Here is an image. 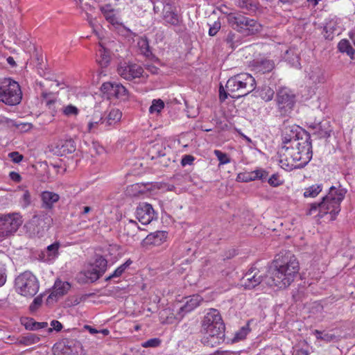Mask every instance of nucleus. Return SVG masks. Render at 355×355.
<instances>
[{
  "instance_id": "nucleus-1",
  "label": "nucleus",
  "mask_w": 355,
  "mask_h": 355,
  "mask_svg": "<svg viewBox=\"0 0 355 355\" xmlns=\"http://www.w3.org/2000/svg\"><path fill=\"white\" fill-rule=\"evenodd\" d=\"M300 263L290 252L278 254L272 261L268 284L279 289L288 288L300 272Z\"/></svg>"
},
{
  "instance_id": "nucleus-2",
  "label": "nucleus",
  "mask_w": 355,
  "mask_h": 355,
  "mask_svg": "<svg viewBox=\"0 0 355 355\" xmlns=\"http://www.w3.org/2000/svg\"><path fill=\"white\" fill-rule=\"evenodd\" d=\"M256 88L254 78L248 73H241L230 78L225 85L219 88V99L225 101L228 96L232 98H239L247 96Z\"/></svg>"
},
{
  "instance_id": "nucleus-3",
  "label": "nucleus",
  "mask_w": 355,
  "mask_h": 355,
  "mask_svg": "<svg viewBox=\"0 0 355 355\" xmlns=\"http://www.w3.org/2000/svg\"><path fill=\"white\" fill-rule=\"evenodd\" d=\"M344 198L345 193L343 190H338L334 187H331L329 193L322 198L321 202L310 205L306 215H314L318 220L329 215V220H334L340 211V203Z\"/></svg>"
},
{
  "instance_id": "nucleus-4",
  "label": "nucleus",
  "mask_w": 355,
  "mask_h": 355,
  "mask_svg": "<svg viewBox=\"0 0 355 355\" xmlns=\"http://www.w3.org/2000/svg\"><path fill=\"white\" fill-rule=\"evenodd\" d=\"M301 151L293 152V148H281L279 150V164L286 171L304 167L312 158V149H301Z\"/></svg>"
},
{
  "instance_id": "nucleus-5",
  "label": "nucleus",
  "mask_w": 355,
  "mask_h": 355,
  "mask_svg": "<svg viewBox=\"0 0 355 355\" xmlns=\"http://www.w3.org/2000/svg\"><path fill=\"white\" fill-rule=\"evenodd\" d=\"M282 148H293L301 147V149H312L310 135L300 126L292 125L286 126L282 135Z\"/></svg>"
},
{
  "instance_id": "nucleus-6",
  "label": "nucleus",
  "mask_w": 355,
  "mask_h": 355,
  "mask_svg": "<svg viewBox=\"0 0 355 355\" xmlns=\"http://www.w3.org/2000/svg\"><path fill=\"white\" fill-rule=\"evenodd\" d=\"M229 25L244 35H254L261 31V25L255 19L241 13L231 12L227 15Z\"/></svg>"
},
{
  "instance_id": "nucleus-7",
  "label": "nucleus",
  "mask_w": 355,
  "mask_h": 355,
  "mask_svg": "<svg viewBox=\"0 0 355 355\" xmlns=\"http://www.w3.org/2000/svg\"><path fill=\"white\" fill-rule=\"evenodd\" d=\"M22 93L17 82L5 78L0 83V101L15 105L21 102Z\"/></svg>"
},
{
  "instance_id": "nucleus-8",
  "label": "nucleus",
  "mask_w": 355,
  "mask_h": 355,
  "mask_svg": "<svg viewBox=\"0 0 355 355\" xmlns=\"http://www.w3.org/2000/svg\"><path fill=\"white\" fill-rule=\"evenodd\" d=\"M40 288L37 277L31 272L26 271L15 279L16 291L24 297H33Z\"/></svg>"
},
{
  "instance_id": "nucleus-9",
  "label": "nucleus",
  "mask_w": 355,
  "mask_h": 355,
  "mask_svg": "<svg viewBox=\"0 0 355 355\" xmlns=\"http://www.w3.org/2000/svg\"><path fill=\"white\" fill-rule=\"evenodd\" d=\"M23 223L19 213L0 214V237H8L14 234Z\"/></svg>"
},
{
  "instance_id": "nucleus-10",
  "label": "nucleus",
  "mask_w": 355,
  "mask_h": 355,
  "mask_svg": "<svg viewBox=\"0 0 355 355\" xmlns=\"http://www.w3.org/2000/svg\"><path fill=\"white\" fill-rule=\"evenodd\" d=\"M107 268V261L103 256H97L94 261L89 264L87 269L80 272L87 281L94 282L105 272Z\"/></svg>"
},
{
  "instance_id": "nucleus-11",
  "label": "nucleus",
  "mask_w": 355,
  "mask_h": 355,
  "mask_svg": "<svg viewBox=\"0 0 355 355\" xmlns=\"http://www.w3.org/2000/svg\"><path fill=\"white\" fill-rule=\"evenodd\" d=\"M277 104L278 109L283 114L291 112L295 104V95L286 87L280 88L277 93Z\"/></svg>"
},
{
  "instance_id": "nucleus-12",
  "label": "nucleus",
  "mask_w": 355,
  "mask_h": 355,
  "mask_svg": "<svg viewBox=\"0 0 355 355\" xmlns=\"http://www.w3.org/2000/svg\"><path fill=\"white\" fill-rule=\"evenodd\" d=\"M101 91L110 100L116 98L124 101L128 97V90L120 83H104L101 86Z\"/></svg>"
},
{
  "instance_id": "nucleus-13",
  "label": "nucleus",
  "mask_w": 355,
  "mask_h": 355,
  "mask_svg": "<svg viewBox=\"0 0 355 355\" xmlns=\"http://www.w3.org/2000/svg\"><path fill=\"white\" fill-rule=\"evenodd\" d=\"M225 329L220 330L210 328L202 329V343L211 347L221 344L225 340Z\"/></svg>"
},
{
  "instance_id": "nucleus-14",
  "label": "nucleus",
  "mask_w": 355,
  "mask_h": 355,
  "mask_svg": "<svg viewBox=\"0 0 355 355\" xmlns=\"http://www.w3.org/2000/svg\"><path fill=\"white\" fill-rule=\"evenodd\" d=\"M87 125L86 130L89 133H98L107 131L105 130L104 116L100 110H95L87 116Z\"/></svg>"
},
{
  "instance_id": "nucleus-15",
  "label": "nucleus",
  "mask_w": 355,
  "mask_h": 355,
  "mask_svg": "<svg viewBox=\"0 0 355 355\" xmlns=\"http://www.w3.org/2000/svg\"><path fill=\"white\" fill-rule=\"evenodd\" d=\"M209 328L218 330L225 329L221 315L217 309H209L204 316L202 322V329Z\"/></svg>"
},
{
  "instance_id": "nucleus-16",
  "label": "nucleus",
  "mask_w": 355,
  "mask_h": 355,
  "mask_svg": "<svg viewBox=\"0 0 355 355\" xmlns=\"http://www.w3.org/2000/svg\"><path fill=\"white\" fill-rule=\"evenodd\" d=\"M136 217L143 225H148L157 218V213L148 202H140L135 211Z\"/></svg>"
},
{
  "instance_id": "nucleus-17",
  "label": "nucleus",
  "mask_w": 355,
  "mask_h": 355,
  "mask_svg": "<svg viewBox=\"0 0 355 355\" xmlns=\"http://www.w3.org/2000/svg\"><path fill=\"white\" fill-rule=\"evenodd\" d=\"M263 275L261 271L254 267L250 268L241 279V285L245 289H252L261 284Z\"/></svg>"
},
{
  "instance_id": "nucleus-18",
  "label": "nucleus",
  "mask_w": 355,
  "mask_h": 355,
  "mask_svg": "<svg viewBox=\"0 0 355 355\" xmlns=\"http://www.w3.org/2000/svg\"><path fill=\"white\" fill-rule=\"evenodd\" d=\"M118 73L124 79L131 80L141 77L144 73V69L137 64H125L119 67Z\"/></svg>"
},
{
  "instance_id": "nucleus-19",
  "label": "nucleus",
  "mask_w": 355,
  "mask_h": 355,
  "mask_svg": "<svg viewBox=\"0 0 355 355\" xmlns=\"http://www.w3.org/2000/svg\"><path fill=\"white\" fill-rule=\"evenodd\" d=\"M168 233L166 231H156L150 233L141 241L144 248L160 246L166 241Z\"/></svg>"
},
{
  "instance_id": "nucleus-20",
  "label": "nucleus",
  "mask_w": 355,
  "mask_h": 355,
  "mask_svg": "<svg viewBox=\"0 0 355 355\" xmlns=\"http://www.w3.org/2000/svg\"><path fill=\"white\" fill-rule=\"evenodd\" d=\"M162 18L166 24L173 26H180L182 22V17L177 13L175 7L171 3L164 6Z\"/></svg>"
},
{
  "instance_id": "nucleus-21",
  "label": "nucleus",
  "mask_w": 355,
  "mask_h": 355,
  "mask_svg": "<svg viewBox=\"0 0 355 355\" xmlns=\"http://www.w3.org/2000/svg\"><path fill=\"white\" fill-rule=\"evenodd\" d=\"M186 299L185 304L180 308L178 313V319H182L186 313L196 309L203 301L202 297L198 294L189 296Z\"/></svg>"
},
{
  "instance_id": "nucleus-22",
  "label": "nucleus",
  "mask_w": 355,
  "mask_h": 355,
  "mask_svg": "<svg viewBox=\"0 0 355 355\" xmlns=\"http://www.w3.org/2000/svg\"><path fill=\"white\" fill-rule=\"evenodd\" d=\"M55 152L63 156L73 153L76 149V143L71 138L59 139L55 144Z\"/></svg>"
},
{
  "instance_id": "nucleus-23",
  "label": "nucleus",
  "mask_w": 355,
  "mask_h": 355,
  "mask_svg": "<svg viewBox=\"0 0 355 355\" xmlns=\"http://www.w3.org/2000/svg\"><path fill=\"white\" fill-rule=\"evenodd\" d=\"M41 207L46 210H51L60 198L59 194L50 191H43L40 195Z\"/></svg>"
},
{
  "instance_id": "nucleus-24",
  "label": "nucleus",
  "mask_w": 355,
  "mask_h": 355,
  "mask_svg": "<svg viewBox=\"0 0 355 355\" xmlns=\"http://www.w3.org/2000/svg\"><path fill=\"white\" fill-rule=\"evenodd\" d=\"M71 288V285L67 282H62L57 279L53 285L52 291L48 297V301L57 300L58 298L66 295Z\"/></svg>"
},
{
  "instance_id": "nucleus-25",
  "label": "nucleus",
  "mask_w": 355,
  "mask_h": 355,
  "mask_svg": "<svg viewBox=\"0 0 355 355\" xmlns=\"http://www.w3.org/2000/svg\"><path fill=\"white\" fill-rule=\"evenodd\" d=\"M333 132L331 121L322 120L313 128V134L320 139L328 138Z\"/></svg>"
},
{
  "instance_id": "nucleus-26",
  "label": "nucleus",
  "mask_w": 355,
  "mask_h": 355,
  "mask_svg": "<svg viewBox=\"0 0 355 355\" xmlns=\"http://www.w3.org/2000/svg\"><path fill=\"white\" fill-rule=\"evenodd\" d=\"M122 117V112L116 108L110 110L106 116H104L105 130H110L116 127L120 122Z\"/></svg>"
},
{
  "instance_id": "nucleus-27",
  "label": "nucleus",
  "mask_w": 355,
  "mask_h": 355,
  "mask_svg": "<svg viewBox=\"0 0 355 355\" xmlns=\"http://www.w3.org/2000/svg\"><path fill=\"white\" fill-rule=\"evenodd\" d=\"M100 10L105 19L113 26H119L121 24L119 21L118 17L114 12V8L111 4H105L101 6Z\"/></svg>"
},
{
  "instance_id": "nucleus-28",
  "label": "nucleus",
  "mask_w": 355,
  "mask_h": 355,
  "mask_svg": "<svg viewBox=\"0 0 355 355\" xmlns=\"http://www.w3.org/2000/svg\"><path fill=\"white\" fill-rule=\"evenodd\" d=\"M96 60L102 67H107L110 61V52L101 43H99V49L96 53Z\"/></svg>"
},
{
  "instance_id": "nucleus-29",
  "label": "nucleus",
  "mask_w": 355,
  "mask_h": 355,
  "mask_svg": "<svg viewBox=\"0 0 355 355\" xmlns=\"http://www.w3.org/2000/svg\"><path fill=\"white\" fill-rule=\"evenodd\" d=\"M338 49L340 53H346L351 60H355V50L347 39H343L338 42Z\"/></svg>"
},
{
  "instance_id": "nucleus-30",
  "label": "nucleus",
  "mask_w": 355,
  "mask_h": 355,
  "mask_svg": "<svg viewBox=\"0 0 355 355\" xmlns=\"http://www.w3.org/2000/svg\"><path fill=\"white\" fill-rule=\"evenodd\" d=\"M10 260L9 256L0 250V287L6 282V266Z\"/></svg>"
},
{
  "instance_id": "nucleus-31",
  "label": "nucleus",
  "mask_w": 355,
  "mask_h": 355,
  "mask_svg": "<svg viewBox=\"0 0 355 355\" xmlns=\"http://www.w3.org/2000/svg\"><path fill=\"white\" fill-rule=\"evenodd\" d=\"M40 340V337L35 334H28L26 336H21L17 339L16 343L24 346H28L37 343Z\"/></svg>"
},
{
  "instance_id": "nucleus-32",
  "label": "nucleus",
  "mask_w": 355,
  "mask_h": 355,
  "mask_svg": "<svg viewBox=\"0 0 355 355\" xmlns=\"http://www.w3.org/2000/svg\"><path fill=\"white\" fill-rule=\"evenodd\" d=\"M131 263L132 261L130 259L127 260L125 263L116 268L111 275L105 277V280L107 282L114 278L121 277L125 270L131 265Z\"/></svg>"
},
{
  "instance_id": "nucleus-33",
  "label": "nucleus",
  "mask_w": 355,
  "mask_h": 355,
  "mask_svg": "<svg viewBox=\"0 0 355 355\" xmlns=\"http://www.w3.org/2000/svg\"><path fill=\"white\" fill-rule=\"evenodd\" d=\"M26 329L35 331L47 327L48 323L46 322H36L33 318L28 319L24 323Z\"/></svg>"
},
{
  "instance_id": "nucleus-34",
  "label": "nucleus",
  "mask_w": 355,
  "mask_h": 355,
  "mask_svg": "<svg viewBox=\"0 0 355 355\" xmlns=\"http://www.w3.org/2000/svg\"><path fill=\"white\" fill-rule=\"evenodd\" d=\"M322 184H313L305 189L304 196L305 198H315L322 191Z\"/></svg>"
},
{
  "instance_id": "nucleus-35",
  "label": "nucleus",
  "mask_w": 355,
  "mask_h": 355,
  "mask_svg": "<svg viewBox=\"0 0 355 355\" xmlns=\"http://www.w3.org/2000/svg\"><path fill=\"white\" fill-rule=\"evenodd\" d=\"M165 104L162 99H153L152 104L149 107V112L150 114H159L164 108Z\"/></svg>"
},
{
  "instance_id": "nucleus-36",
  "label": "nucleus",
  "mask_w": 355,
  "mask_h": 355,
  "mask_svg": "<svg viewBox=\"0 0 355 355\" xmlns=\"http://www.w3.org/2000/svg\"><path fill=\"white\" fill-rule=\"evenodd\" d=\"M62 114L67 117L76 116L79 114V109L71 104L63 106L62 108Z\"/></svg>"
},
{
  "instance_id": "nucleus-37",
  "label": "nucleus",
  "mask_w": 355,
  "mask_h": 355,
  "mask_svg": "<svg viewBox=\"0 0 355 355\" xmlns=\"http://www.w3.org/2000/svg\"><path fill=\"white\" fill-rule=\"evenodd\" d=\"M248 173L250 182L256 180H262L266 178L268 175V173L263 169H257L252 171H248Z\"/></svg>"
},
{
  "instance_id": "nucleus-38",
  "label": "nucleus",
  "mask_w": 355,
  "mask_h": 355,
  "mask_svg": "<svg viewBox=\"0 0 355 355\" xmlns=\"http://www.w3.org/2000/svg\"><path fill=\"white\" fill-rule=\"evenodd\" d=\"M60 246V244L59 242H55L47 246L46 252L49 258L54 259L58 256Z\"/></svg>"
},
{
  "instance_id": "nucleus-39",
  "label": "nucleus",
  "mask_w": 355,
  "mask_h": 355,
  "mask_svg": "<svg viewBox=\"0 0 355 355\" xmlns=\"http://www.w3.org/2000/svg\"><path fill=\"white\" fill-rule=\"evenodd\" d=\"M274 94L275 92L272 89L268 86H265L260 92V96L263 101L268 102L272 99Z\"/></svg>"
},
{
  "instance_id": "nucleus-40",
  "label": "nucleus",
  "mask_w": 355,
  "mask_h": 355,
  "mask_svg": "<svg viewBox=\"0 0 355 355\" xmlns=\"http://www.w3.org/2000/svg\"><path fill=\"white\" fill-rule=\"evenodd\" d=\"M48 94L43 93L42 97L45 100V105L48 107L49 110L52 112L53 115H54L56 112L57 109L55 107V104L57 103V100L55 98H47Z\"/></svg>"
},
{
  "instance_id": "nucleus-41",
  "label": "nucleus",
  "mask_w": 355,
  "mask_h": 355,
  "mask_svg": "<svg viewBox=\"0 0 355 355\" xmlns=\"http://www.w3.org/2000/svg\"><path fill=\"white\" fill-rule=\"evenodd\" d=\"M214 153L219 161V166L230 163V158L227 153H223L219 150H214Z\"/></svg>"
},
{
  "instance_id": "nucleus-42",
  "label": "nucleus",
  "mask_w": 355,
  "mask_h": 355,
  "mask_svg": "<svg viewBox=\"0 0 355 355\" xmlns=\"http://www.w3.org/2000/svg\"><path fill=\"white\" fill-rule=\"evenodd\" d=\"M250 331V327L248 324L246 326L243 327L241 328L236 334L234 338V341H239L241 340H243L246 336L249 334Z\"/></svg>"
},
{
  "instance_id": "nucleus-43",
  "label": "nucleus",
  "mask_w": 355,
  "mask_h": 355,
  "mask_svg": "<svg viewBox=\"0 0 355 355\" xmlns=\"http://www.w3.org/2000/svg\"><path fill=\"white\" fill-rule=\"evenodd\" d=\"M20 203L24 208L28 207L31 203V193L28 189H24L20 198Z\"/></svg>"
},
{
  "instance_id": "nucleus-44",
  "label": "nucleus",
  "mask_w": 355,
  "mask_h": 355,
  "mask_svg": "<svg viewBox=\"0 0 355 355\" xmlns=\"http://www.w3.org/2000/svg\"><path fill=\"white\" fill-rule=\"evenodd\" d=\"M162 340L158 338H150L141 343V347L144 348L157 347L160 345Z\"/></svg>"
},
{
  "instance_id": "nucleus-45",
  "label": "nucleus",
  "mask_w": 355,
  "mask_h": 355,
  "mask_svg": "<svg viewBox=\"0 0 355 355\" xmlns=\"http://www.w3.org/2000/svg\"><path fill=\"white\" fill-rule=\"evenodd\" d=\"M42 304V295H38L34 298L33 302L31 304L29 309L31 312L36 311Z\"/></svg>"
},
{
  "instance_id": "nucleus-46",
  "label": "nucleus",
  "mask_w": 355,
  "mask_h": 355,
  "mask_svg": "<svg viewBox=\"0 0 355 355\" xmlns=\"http://www.w3.org/2000/svg\"><path fill=\"white\" fill-rule=\"evenodd\" d=\"M235 37V33L230 32L225 40L227 44L232 49H235L238 46V44L234 42Z\"/></svg>"
},
{
  "instance_id": "nucleus-47",
  "label": "nucleus",
  "mask_w": 355,
  "mask_h": 355,
  "mask_svg": "<svg viewBox=\"0 0 355 355\" xmlns=\"http://www.w3.org/2000/svg\"><path fill=\"white\" fill-rule=\"evenodd\" d=\"M282 181L279 180V177L277 174H272L268 179V184L274 187L282 185Z\"/></svg>"
},
{
  "instance_id": "nucleus-48",
  "label": "nucleus",
  "mask_w": 355,
  "mask_h": 355,
  "mask_svg": "<svg viewBox=\"0 0 355 355\" xmlns=\"http://www.w3.org/2000/svg\"><path fill=\"white\" fill-rule=\"evenodd\" d=\"M139 46L141 48V52L146 55L148 56L150 53L149 51V46L146 40H141L138 42Z\"/></svg>"
},
{
  "instance_id": "nucleus-49",
  "label": "nucleus",
  "mask_w": 355,
  "mask_h": 355,
  "mask_svg": "<svg viewBox=\"0 0 355 355\" xmlns=\"http://www.w3.org/2000/svg\"><path fill=\"white\" fill-rule=\"evenodd\" d=\"M8 156L15 163H19L24 158V156L17 151L10 153Z\"/></svg>"
},
{
  "instance_id": "nucleus-50",
  "label": "nucleus",
  "mask_w": 355,
  "mask_h": 355,
  "mask_svg": "<svg viewBox=\"0 0 355 355\" xmlns=\"http://www.w3.org/2000/svg\"><path fill=\"white\" fill-rule=\"evenodd\" d=\"M236 181L239 182H250L248 171L239 173L236 176Z\"/></svg>"
},
{
  "instance_id": "nucleus-51",
  "label": "nucleus",
  "mask_w": 355,
  "mask_h": 355,
  "mask_svg": "<svg viewBox=\"0 0 355 355\" xmlns=\"http://www.w3.org/2000/svg\"><path fill=\"white\" fill-rule=\"evenodd\" d=\"M51 326L52 328L49 329V332H51L53 330L56 331H60L62 329V324L58 320H53L51 322Z\"/></svg>"
},
{
  "instance_id": "nucleus-52",
  "label": "nucleus",
  "mask_w": 355,
  "mask_h": 355,
  "mask_svg": "<svg viewBox=\"0 0 355 355\" xmlns=\"http://www.w3.org/2000/svg\"><path fill=\"white\" fill-rule=\"evenodd\" d=\"M220 28V23L219 21H215L212 26L209 29V35L210 36H214L217 34L219 29Z\"/></svg>"
},
{
  "instance_id": "nucleus-53",
  "label": "nucleus",
  "mask_w": 355,
  "mask_h": 355,
  "mask_svg": "<svg viewBox=\"0 0 355 355\" xmlns=\"http://www.w3.org/2000/svg\"><path fill=\"white\" fill-rule=\"evenodd\" d=\"M193 161L194 157L192 155H186L182 158L181 164L184 166L186 165H191L193 164Z\"/></svg>"
},
{
  "instance_id": "nucleus-54",
  "label": "nucleus",
  "mask_w": 355,
  "mask_h": 355,
  "mask_svg": "<svg viewBox=\"0 0 355 355\" xmlns=\"http://www.w3.org/2000/svg\"><path fill=\"white\" fill-rule=\"evenodd\" d=\"M9 177H10V178L12 181H14V182H17V183H18V182H21V175H20L18 173H17V172H15V171H11V172H10V173H9Z\"/></svg>"
},
{
  "instance_id": "nucleus-55",
  "label": "nucleus",
  "mask_w": 355,
  "mask_h": 355,
  "mask_svg": "<svg viewBox=\"0 0 355 355\" xmlns=\"http://www.w3.org/2000/svg\"><path fill=\"white\" fill-rule=\"evenodd\" d=\"M250 0H237V5L241 8H248L251 6Z\"/></svg>"
},
{
  "instance_id": "nucleus-56",
  "label": "nucleus",
  "mask_w": 355,
  "mask_h": 355,
  "mask_svg": "<svg viewBox=\"0 0 355 355\" xmlns=\"http://www.w3.org/2000/svg\"><path fill=\"white\" fill-rule=\"evenodd\" d=\"M335 337L334 335H329L328 334H324V336H317V339L323 340L326 341H330Z\"/></svg>"
},
{
  "instance_id": "nucleus-57",
  "label": "nucleus",
  "mask_w": 355,
  "mask_h": 355,
  "mask_svg": "<svg viewBox=\"0 0 355 355\" xmlns=\"http://www.w3.org/2000/svg\"><path fill=\"white\" fill-rule=\"evenodd\" d=\"M126 227H133V228H136L137 230L139 229V226L137 225V223L135 220H130L128 221V223H127L126 225Z\"/></svg>"
},
{
  "instance_id": "nucleus-58",
  "label": "nucleus",
  "mask_w": 355,
  "mask_h": 355,
  "mask_svg": "<svg viewBox=\"0 0 355 355\" xmlns=\"http://www.w3.org/2000/svg\"><path fill=\"white\" fill-rule=\"evenodd\" d=\"M85 327V329H87V330L89 331V332L90 334H97V333H98V332H99L97 329H96L93 328V327H91V326L86 325Z\"/></svg>"
},
{
  "instance_id": "nucleus-59",
  "label": "nucleus",
  "mask_w": 355,
  "mask_h": 355,
  "mask_svg": "<svg viewBox=\"0 0 355 355\" xmlns=\"http://www.w3.org/2000/svg\"><path fill=\"white\" fill-rule=\"evenodd\" d=\"M297 355H309V353L306 349H300L297 350Z\"/></svg>"
},
{
  "instance_id": "nucleus-60",
  "label": "nucleus",
  "mask_w": 355,
  "mask_h": 355,
  "mask_svg": "<svg viewBox=\"0 0 355 355\" xmlns=\"http://www.w3.org/2000/svg\"><path fill=\"white\" fill-rule=\"evenodd\" d=\"M91 207H89V206H85L83 207V212L82 214H88L90 211H91Z\"/></svg>"
},
{
  "instance_id": "nucleus-61",
  "label": "nucleus",
  "mask_w": 355,
  "mask_h": 355,
  "mask_svg": "<svg viewBox=\"0 0 355 355\" xmlns=\"http://www.w3.org/2000/svg\"><path fill=\"white\" fill-rule=\"evenodd\" d=\"M320 1V0H307V1L311 3L313 6H317Z\"/></svg>"
},
{
  "instance_id": "nucleus-62",
  "label": "nucleus",
  "mask_w": 355,
  "mask_h": 355,
  "mask_svg": "<svg viewBox=\"0 0 355 355\" xmlns=\"http://www.w3.org/2000/svg\"><path fill=\"white\" fill-rule=\"evenodd\" d=\"M99 332L102 333L104 336H107L110 334V331L107 329H103Z\"/></svg>"
},
{
  "instance_id": "nucleus-63",
  "label": "nucleus",
  "mask_w": 355,
  "mask_h": 355,
  "mask_svg": "<svg viewBox=\"0 0 355 355\" xmlns=\"http://www.w3.org/2000/svg\"><path fill=\"white\" fill-rule=\"evenodd\" d=\"M149 70H150L152 73H156L157 72L158 68L153 66L151 68L149 69Z\"/></svg>"
},
{
  "instance_id": "nucleus-64",
  "label": "nucleus",
  "mask_w": 355,
  "mask_h": 355,
  "mask_svg": "<svg viewBox=\"0 0 355 355\" xmlns=\"http://www.w3.org/2000/svg\"><path fill=\"white\" fill-rule=\"evenodd\" d=\"M350 38H351V40H352L353 44H354V46H355V33H354V34H353V35H350Z\"/></svg>"
}]
</instances>
